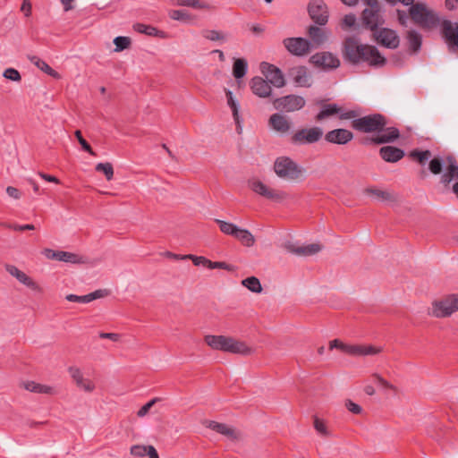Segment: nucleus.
Here are the masks:
<instances>
[{"label":"nucleus","mask_w":458,"mask_h":458,"mask_svg":"<svg viewBox=\"0 0 458 458\" xmlns=\"http://www.w3.org/2000/svg\"><path fill=\"white\" fill-rule=\"evenodd\" d=\"M359 113L349 110L340 114L341 120L352 119L351 126L353 130L362 133H374L361 140L363 145H384L395 142L401 137L397 127L387 126L388 118L380 113H373L358 117Z\"/></svg>","instance_id":"nucleus-1"},{"label":"nucleus","mask_w":458,"mask_h":458,"mask_svg":"<svg viewBox=\"0 0 458 458\" xmlns=\"http://www.w3.org/2000/svg\"><path fill=\"white\" fill-rule=\"evenodd\" d=\"M432 153L428 149L421 150L415 148L409 153V157L416 161L420 165H425L428 162V170L433 174H440L445 169L444 174L441 175L440 182L445 187H447L451 182L458 179V162L454 156L448 155L445 158L441 156H435L430 159Z\"/></svg>","instance_id":"nucleus-2"},{"label":"nucleus","mask_w":458,"mask_h":458,"mask_svg":"<svg viewBox=\"0 0 458 458\" xmlns=\"http://www.w3.org/2000/svg\"><path fill=\"white\" fill-rule=\"evenodd\" d=\"M274 171L280 178L290 181H300L304 179L305 168L300 166L291 157L282 156L274 162Z\"/></svg>","instance_id":"nucleus-3"},{"label":"nucleus","mask_w":458,"mask_h":458,"mask_svg":"<svg viewBox=\"0 0 458 458\" xmlns=\"http://www.w3.org/2000/svg\"><path fill=\"white\" fill-rule=\"evenodd\" d=\"M409 14L414 23L419 24L423 29L436 28L440 24L439 16L432 10L427 8L425 4H411Z\"/></svg>","instance_id":"nucleus-4"},{"label":"nucleus","mask_w":458,"mask_h":458,"mask_svg":"<svg viewBox=\"0 0 458 458\" xmlns=\"http://www.w3.org/2000/svg\"><path fill=\"white\" fill-rule=\"evenodd\" d=\"M455 311H458V293H452L434 301L428 315L442 318L450 317Z\"/></svg>","instance_id":"nucleus-5"},{"label":"nucleus","mask_w":458,"mask_h":458,"mask_svg":"<svg viewBox=\"0 0 458 458\" xmlns=\"http://www.w3.org/2000/svg\"><path fill=\"white\" fill-rule=\"evenodd\" d=\"M368 44H362L355 37H347L343 43L342 55L344 62L357 65L362 58Z\"/></svg>","instance_id":"nucleus-6"},{"label":"nucleus","mask_w":458,"mask_h":458,"mask_svg":"<svg viewBox=\"0 0 458 458\" xmlns=\"http://www.w3.org/2000/svg\"><path fill=\"white\" fill-rule=\"evenodd\" d=\"M338 349L342 352L351 356H366L375 355L381 352V348L375 347L373 345H363V344H348L343 343L339 339H334L329 343V349Z\"/></svg>","instance_id":"nucleus-7"},{"label":"nucleus","mask_w":458,"mask_h":458,"mask_svg":"<svg viewBox=\"0 0 458 458\" xmlns=\"http://www.w3.org/2000/svg\"><path fill=\"white\" fill-rule=\"evenodd\" d=\"M248 183L252 191L273 202L280 203L287 196L284 191L272 189L259 180H250Z\"/></svg>","instance_id":"nucleus-8"},{"label":"nucleus","mask_w":458,"mask_h":458,"mask_svg":"<svg viewBox=\"0 0 458 458\" xmlns=\"http://www.w3.org/2000/svg\"><path fill=\"white\" fill-rule=\"evenodd\" d=\"M322 137V128L313 126L310 128H302L296 131L292 135L290 141L293 145L313 144L319 141Z\"/></svg>","instance_id":"nucleus-9"},{"label":"nucleus","mask_w":458,"mask_h":458,"mask_svg":"<svg viewBox=\"0 0 458 458\" xmlns=\"http://www.w3.org/2000/svg\"><path fill=\"white\" fill-rule=\"evenodd\" d=\"M275 109L280 112L291 113L301 110L305 106V99L297 95L290 94L276 98L272 101Z\"/></svg>","instance_id":"nucleus-10"},{"label":"nucleus","mask_w":458,"mask_h":458,"mask_svg":"<svg viewBox=\"0 0 458 458\" xmlns=\"http://www.w3.org/2000/svg\"><path fill=\"white\" fill-rule=\"evenodd\" d=\"M380 12L381 7L365 8L360 15L362 28L372 32L379 30V27L385 24V19L380 14Z\"/></svg>","instance_id":"nucleus-11"},{"label":"nucleus","mask_w":458,"mask_h":458,"mask_svg":"<svg viewBox=\"0 0 458 458\" xmlns=\"http://www.w3.org/2000/svg\"><path fill=\"white\" fill-rule=\"evenodd\" d=\"M308 13L318 25L324 26L328 21L327 6L323 0H310L308 4Z\"/></svg>","instance_id":"nucleus-12"},{"label":"nucleus","mask_w":458,"mask_h":458,"mask_svg":"<svg viewBox=\"0 0 458 458\" xmlns=\"http://www.w3.org/2000/svg\"><path fill=\"white\" fill-rule=\"evenodd\" d=\"M375 40L384 47L395 49L399 47L400 38L395 30L389 28H380L373 32Z\"/></svg>","instance_id":"nucleus-13"},{"label":"nucleus","mask_w":458,"mask_h":458,"mask_svg":"<svg viewBox=\"0 0 458 458\" xmlns=\"http://www.w3.org/2000/svg\"><path fill=\"white\" fill-rule=\"evenodd\" d=\"M284 47L293 55L302 56L310 52L311 42L304 38H286L283 40Z\"/></svg>","instance_id":"nucleus-14"},{"label":"nucleus","mask_w":458,"mask_h":458,"mask_svg":"<svg viewBox=\"0 0 458 458\" xmlns=\"http://www.w3.org/2000/svg\"><path fill=\"white\" fill-rule=\"evenodd\" d=\"M386 58L381 55L376 46L367 45L362 58H360V64H367L372 68H380L386 64Z\"/></svg>","instance_id":"nucleus-15"},{"label":"nucleus","mask_w":458,"mask_h":458,"mask_svg":"<svg viewBox=\"0 0 458 458\" xmlns=\"http://www.w3.org/2000/svg\"><path fill=\"white\" fill-rule=\"evenodd\" d=\"M310 63L314 66L327 69H336L340 66V60L330 52L316 53L310 57Z\"/></svg>","instance_id":"nucleus-16"},{"label":"nucleus","mask_w":458,"mask_h":458,"mask_svg":"<svg viewBox=\"0 0 458 458\" xmlns=\"http://www.w3.org/2000/svg\"><path fill=\"white\" fill-rule=\"evenodd\" d=\"M260 71L266 76L269 84L276 88H283L285 85L284 74L276 65L262 62L260 64Z\"/></svg>","instance_id":"nucleus-17"},{"label":"nucleus","mask_w":458,"mask_h":458,"mask_svg":"<svg viewBox=\"0 0 458 458\" xmlns=\"http://www.w3.org/2000/svg\"><path fill=\"white\" fill-rule=\"evenodd\" d=\"M441 32L449 48L458 52V22L443 20L441 22Z\"/></svg>","instance_id":"nucleus-18"},{"label":"nucleus","mask_w":458,"mask_h":458,"mask_svg":"<svg viewBox=\"0 0 458 458\" xmlns=\"http://www.w3.org/2000/svg\"><path fill=\"white\" fill-rule=\"evenodd\" d=\"M287 74L296 86L304 88H310L311 86L310 75L308 68L304 65H298L290 68Z\"/></svg>","instance_id":"nucleus-19"},{"label":"nucleus","mask_w":458,"mask_h":458,"mask_svg":"<svg viewBox=\"0 0 458 458\" xmlns=\"http://www.w3.org/2000/svg\"><path fill=\"white\" fill-rule=\"evenodd\" d=\"M5 270L13 277H15L20 283L26 285L30 289L42 293V288L29 276H27L23 271L20 270L14 265L6 264Z\"/></svg>","instance_id":"nucleus-20"},{"label":"nucleus","mask_w":458,"mask_h":458,"mask_svg":"<svg viewBox=\"0 0 458 458\" xmlns=\"http://www.w3.org/2000/svg\"><path fill=\"white\" fill-rule=\"evenodd\" d=\"M315 105L320 106V111L315 116L317 122L323 121L331 116L341 114L342 107L337 104H327L326 99H317Z\"/></svg>","instance_id":"nucleus-21"},{"label":"nucleus","mask_w":458,"mask_h":458,"mask_svg":"<svg viewBox=\"0 0 458 458\" xmlns=\"http://www.w3.org/2000/svg\"><path fill=\"white\" fill-rule=\"evenodd\" d=\"M251 92L261 98L272 96V88L269 82L260 76L253 77L250 81Z\"/></svg>","instance_id":"nucleus-22"},{"label":"nucleus","mask_w":458,"mask_h":458,"mask_svg":"<svg viewBox=\"0 0 458 458\" xmlns=\"http://www.w3.org/2000/svg\"><path fill=\"white\" fill-rule=\"evenodd\" d=\"M353 139V133L347 129H334L325 134V140L338 145H345Z\"/></svg>","instance_id":"nucleus-23"},{"label":"nucleus","mask_w":458,"mask_h":458,"mask_svg":"<svg viewBox=\"0 0 458 458\" xmlns=\"http://www.w3.org/2000/svg\"><path fill=\"white\" fill-rule=\"evenodd\" d=\"M284 248L290 253L298 256H311L322 250V245L318 243H311L306 246H296L291 242H287L284 244Z\"/></svg>","instance_id":"nucleus-24"},{"label":"nucleus","mask_w":458,"mask_h":458,"mask_svg":"<svg viewBox=\"0 0 458 458\" xmlns=\"http://www.w3.org/2000/svg\"><path fill=\"white\" fill-rule=\"evenodd\" d=\"M44 255L49 259L54 260H59L69 263H82V257L78 256L77 254L64 251V250H53L51 249H45L43 250Z\"/></svg>","instance_id":"nucleus-25"},{"label":"nucleus","mask_w":458,"mask_h":458,"mask_svg":"<svg viewBox=\"0 0 458 458\" xmlns=\"http://www.w3.org/2000/svg\"><path fill=\"white\" fill-rule=\"evenodd\" d=\"M203 424L207 428H208L221 435L225 436L232 441H235L240 438V433L237 432L233 428L228 427L225 423H220V422H217L215 420H205L203 422Z\"/></svg>","instance_id":"nucleus-26"},{"label":"nucleus","mask_w":458,"mask_h":458,"mask_svg":"<svg viewBox=\"0 0 458 458\" xmlns=\"http://www.w3.org/2000/svg\"><path fill=\"white\" fill-rule=\"evenodd\" d=\"M380 157L387 163H396L405 156L403 149L395 146H383L379 148Z\"/></svg>","instance_id":"nucleus-27"},{"label":"nucleus","mask_w":458,"mask_h":458,"mask_svg":"<svg viewBox=\"0 0 458 458\" xmlns=\"http://www.w3.org/2000/svg\"><path fill=\"white\" fill-rule=\"evenodd\" d=\"M268 122H269V125L276 131L280 132V133H285L291 128V123L287 120V118L284 115L279 114V113L273 114L269 117V121Z\"/></svg>","instance_id":"nucleus-28"},{"label":"nucleus","mask_w":458,"mask_h":458,"mask_svg":"<svg viewBox=\"0 0 458 458\" xmlns=\"http://www.w3.org/2000/svg\"><path fill=\"white\" fill-rule=\"evenodd\" d=\"M406 40L410 54H418L422 46V36L414 30L407 31Z\"/></svg>","instance_id":"nucleus-29"},{"label":"nucleus","mask_w":458,"mask_h":458,"mask_svg":"<svg viewBox=\"0 0 458 458\" xmlns=\"http://www.w3.org/2000/svg\"><path fill=\"white\" fill-rule=\"evenodd\" d=\"M230 342L227 344L226 352L242 354V355H250L253 352L251 347L248 346L244 342L235 340L233 337L229 336Z\"/></svg>","instance_id":"nucleus-30"},{"label":"nucleus","mask_w":458,"mask_h":458,"mask_svg":"<svg viewBox=\"0 0 458 458\" xmlns=\"http://www.w3.org/2000/svg\"><path fill=\"white\" fill-rule=\"evenodd\" d=\"M229 336L208 335L205 336V343L213 350L226 352Z\"/></svg>","instance_id":"nucleus-31"},{"label":"nucleus","mask_w":458,"mask_h":458,"mask_svg":"<svg viewBox=\"0 0 458 458\" xmlns=\"http://www.w3.org/2000/svg\"><path fill=\"white\" fill-rule=\"evenodd\" d=\"M364 191L365 193L374 195L386 202H396L398 199L397 196L394 192L382 191L374 187L366 188Z\"/></svg>","instance_id":"nucleus-32"},{"label":"nucleus","mask_w":458,"mask_h":458,"mask_svg":"<svg viewBox=\"0 0 458 458\" xmlns=\"http://www.w3.org/2000/svg\"><path fill=\"white\" fill-rule=\"evenodd\" d=\"M24 387L26 390L32 392V393H38V394H55V390L49 386L47 385H41L39 383H36L34 381H28L24 384Z\"/></svg>","instance_id":"nucleus-33"},{"label":"nucleus","mask_w":458,"mask_h":458,"mask_svg":"<svg viewBox=\"0 0 458 458\" xmlns=\"http://www.w3.org/2000/svg\"><path fill=\"white\" fill-rule=\"evenodd\" d=\"M29 59L33 64H35L38 69H40L47 75L55 79L61 78V75L56 71H55L52 67H50L45 61L41 60L39 57L32 55L30 56Z\"/></svg>","instance_id":"nucleus-34"},{"label":"nucleus","mask_w":458,"mask_h":458,"mask_svg":"<svg viewBox=\"0 0 458 458\" xmlns=\"http://www.w3.org/2000/svg\"><path fill=\"white\" fill-rule=\"evenodd\" d=\"M248 71V62L244 58H236L233 64V75L239 81L242 79Z\"/></svg>","instance_id":"nucleus-35"},{"label":"nucleus","mask_w":458,"mask_h":458,"mask_svg":"<svg viewBox=\"0 0 458 458\" xmlns=\"http://www.w3.org/2000/svg\"><path fill=\"white\" fill-rule=\"evenodd\" d=\"M233 238L237 239L241 242V243L246 247H251L255 243V238L252 233L247 230L239 228L237 233L233 236Z\"/></svg>","instance_id":"nucleus-36"},{"label":"nucleus","mask_w":458,"mask_h":458,"mask_svg":"<svg viewBox=\"0 0 458 458\" xmlns=\"http://www.w3.org/2000/svg\"><path fill=\"white\" fill-rule=\"evenodd\" d=\"M173 4L177 6H187L191 7L193 9H211V6L199 0H172Z\"/></svg>","instance_id":"nucleus-37"},{"label":"nucleus","mask_w":458,"mask_h":458,"mask_svg":"<svg viewBox=\"0 0 458 458\" xmlns=\"http://www.w3.org/2000/svg\"><path fill=\"white\" fill-rule=\"evenodd\" d=\"M242 284L255 293H260L263 290L259 279L253 276L243 279Z\"/></svg>","instance_id":"nucleus-38"},{"label":"nucleus","mask_w":458,"mask_h":458,"mask_svg":"<svg viewBox=\"0 0 458 458\" xmlns=\"http://www.w3.org/2000/svg\"><path fill=\"white\" fill-rule=\"evenodd\" d=\"M215 222L219 226L220 231L223 233L233 237L237 233V231L240 228L236 225L224 220L215 219Z\"/></svg>","instance_id":"nucleus-39"},{"label":"nucleus","mask_w":458,"mask_h":458,"mask_svg":"<svg viewBox=\"0 0 458 458\" xmlns=\"http://www.w3.org/2000/svg\"><path fill=\"white\" fill-rule=\"evenodd\" d=\"M308 34L317 45H321L326 40V35L323 30L315 25H310L309 27Z\"/></svg>","instance_id":"nucleus-40"},{"label":"nucleus","mask_w":458,"mask_h":458,"mask_svg":"<svg viewBox=\"0 0 458 458\" xmlns=\"http://www.w3.org/2000/svg\"><path fill=\"white\" fill-rule=\"evenodd\" d=\"M225 96L227 98V104L233 112V119L238 126H240L239 105L233 99V92L230 89H225Z\"/></svg>","instance_id":"nucleus-41"},{"label":"nucleus","mask_w":458,"mask_h":458,"mask_svg":"<svg viewBox=\"0 0 458 458\" xmlns=\"http://www.w3.org/2000/svg\"><path fill=\"white\" fill-rule=\"evenodd\" d=\"M168 15L172 20L183 22H188L192 19V15L186 10H171Z\"/></svg>","instance_id":"nucleus-42"},{"label":"nucleus","mask_w":458,"mask_h":458,"mask_svg":"<svg viewBox=\"0 0 458 458\" xmlns=\"http://www.w3.org/2000/svg\"><path fill=\"white\" fill-rule=\"evenodd\" d=\"M97 172L103 173L106 179L110 181L114 177V168L111 163H98L95 167Z\"/></svg>","instance_id":"nucleus-43"},{"label":"nucleus","mask_w":458,"mask_h":458,"mask_svg":"<svg viewBox=\"0 0 458 458\" xmlns=\"http://www.w3.org/2000/svg\"><path fill=\"white\" fill-rule=\"evenodd\" d=\"M114 44L115 46L114 51L122 52L131 46V40L129 37L118 36L114 38Z\"/></svg>","instance_id":"nucleus-44"},{"label":"nucleus","mask_w":458,"mask_h":458,"mask_svg":"<svg viewBox=\"0 0 458 458\" xmlns=\"http://www.w3.org/2000/svg\"><path fill=\"white\" fill-rule=\"evenodd\" d=\"M74 135L84 151L88 152L91 156H97V154L91 148L90 144L83 138L82 133L80 130H76Z\"/></svg>","instance_id":"nucleus-45"},{"label":"nucleus","mask_w":458,"mask_h":458,"mask_svg":"<svg viewBox=\"0 0 458 458\" xmlns=\"http://www.w3.org/2000/svg\"><path fill=\"white\" fill-rule=\"evenodd\" d=\"M208 268H209V269L220 268V269L227 270L229 272H234L236 270V267L233 265L228 264L225 261H212L210 259L208 260Z\"/></svg>","instance_id":"nucleus-46"},{"label":"nucleus","mask_w":458,"mask_h":458,"mask_svg":"<svg viewBox=\"0 0 458 458\" xmlns=\"http://www.w3.org/2000/svg\"><path fill=\"white\" fill-rule=\"evenodd\" d=\"M133 30L139 33L152 36L154 31L157 32V28L151 25H146L137 22L133 25Z\"/></svg>","instance_id":"nucleus-47"},{"label":"nucleus","mask_w":458,"mask_h":458,"mask_svg":"<svg viewBox=\"0 0 458 458\" xmlns=\"http://www.w3.org/2000/svg\"><path fill=\"white\" fill-rule=\"evenodd\" d=\"M202 36L211 41L225 40V35L216 30H206L202 31Z\"/></svg>","instance_id":"nucleus-48"},{"label":"nucleus","mask_w":458,"mask_h":458,"mask_svg":"<svg viewBox=\"0 0 458 458\" xmlns=\"http://www.w3.org/2000/svg\"><path fill=\"white\" fill-rule=\"evenodd\" d=\"M182 259H191L192 261V263L194 264V266H204L206 267H208V259H207L206 257H203V256H195L193 254H187V255H183L182 258Z\"/></svg>","instance_id":"nucleus-49"},{"label":"nucleus","mask_w":458,"mask_h":458,"mask_svg":"<svg viewBox=\"0 0 458 458\" xmlns=\"http://www.w3.org/2000/svg\"><path fill=\"white\" fill-rule=\"evenodd\" d=\"M0 225L5 228L13 229L14 231H27V230H35V226L32 224L27 225H13L6 222H0Z\"/></svg>","instance_id":"nucleus-50"},{"label":"nucleus","mask_w":458,"mask_h":458,"mask_svg":"<svg viewBox=\"0 0 458 458\" xmlns=\"http://www.w3.org/2000/svg\"><path fill=\"white\" fill-rule=\"evenodd\" d=\"M358 27L356 23V16L353 13H349L344 15V17L342 20V28L343 29H350L354 28L356 29Z\"/></svg>","instance_id":"nucleus-51"},{"label":"nucleus","mask_w":458,"mask_h":458,"mask_svg":"<svg viewBox=\"0 0 458 458\" xmlns=\"http://www.w3.org/2000/svg\"><path fill=\"white\" fill-rule=\"evenodd\" d=\"M3 76L12 81H21V76L18 70L14 68H7L4 70Z\"/></svg>","instance_id":"nucleus-52"},{"label":"nucleus","mask_w":458,"mask_h":458,"mask_svg":"<svg viewBox=\"0 0 458 458\" xmlns=\"http://www.w3.org/2000/svg\"><path fill=\"white\" fill-rule=\"evenodd\" d=\"M159 398H153L148 403H146L141 408L137 411V415L139 417H144L146 416L150 409L159 401Z\"/></svg>","instance_id":"nucleus-53"},{"label":"nucleus","mask_w":458,"mask_h":458,"mask_svg":"<svg viewBox=\"0 0 458 458\" xmlns=\"http://www.w3.org/2000/svg\"><path fill=\"white\" fill-rule=\"evenodd\" d=\"M314 428L318 433H320L323 436L327 437L329 435L325 421L323 420H320L317 416H314Z\"/></svg>","instance_id":"nucleus-54"},{"label":"nucleus","mask_w":458,"mask_h":458,"mask_svg":"<svg viewBox=\"0 0 458 458\" xmlns=\"http://www.w3.org/2000/svg\"><path fill=\"white\" fill-rule=\"evenodd\" d=\"M109 293H110V291L108 289H98V290H96V291L89 293V302L94 301V300H97V299L106 297V296L109 295Z\"/></svg>","instance_id":"nucleus-55"},{"label":"nucleus","mask_w":458,"mask_h":458,"mask_svg":"<svg viewBox=\"0 0 458 458\" xmlns=\"http://www.w3.org/2000/svg\"><path fill=\"white\" fill-rule=\"evenodd\" d=\"M69 372L77 386L83 381L84 378L80 369L75 367H70Z\"/></svg>","instance_id":"nucleus-56"},{"label":"nucleus","mask_w":458,"mask_h":458,"mask_svg":"<svg viewBox=\"0 0 458 458\" xmlns=\"http://www.w3.org/2000/svg\"><path fill=\"white\" fill-rule=\"evenodd\" d=\"M65 299L68 301H72V302H81V303L89 302V294L79 296L76 294L70 293L65 296Z\"/></svg>","instance_id":"nucleus-57"},{"label":"nucleus","mask_w":458,"mask_h":458,"mask_svg":"<svg viewBox=\"0 0 458 458\" xmlns=\"http://www.w3.org/2000/svg\"><path fill=\"white\" fill-rule=\"evenodd\" d=\"M345 407L346 409L354 413V414H360L362 411V408L360 405L353 403L352 400L348 399L345 401Z\"/></svg>","instance_id":"nucleus-58"},{"label":"nucleus","mask_w":458,"mask_h":458,"mask_svg":"<svg viewBox=\"0 0 458 458\" xmlns=\"http://www.w3.org/2000/svg\"><path fill=\"white\" fill-rule=\"evenodd\" d=\"M372 377L380 384L384 388L395 390V386L389 383L387 380L383 378L379 374H373Z\"/></svg>","instance_id":"nucleus-59"},{"label":"nucleus","mask_w":458,"mask_h":458,"mask_svg":"<svg viewBox=\"0 0 458 458\" xmlns=\"http://www.w3.org/2000/svg\"><path fill=\"white\" fill-rule=\"evenodd\" d=\"M147 447L141 445H133L131 448V454L134 456L143 457L146 455Z\"/></svg>","instance_id":"nucleus-60"},{"label":"nucleus","mask_w":458,"mask_h":458,"mask_svg":"<svg viewBox=\"0 0 458 458\" xmlns=\"http://www.w3.org/2000/svg\"><path fill=\"white\" fill-rule=\"evenodd\" d=\"M77 386L89 393L92 392L95 389V385L89 379H83V381Z\"/></svg>","instance_id":"nucleus-61"},{"label":"nucleus","mask_w":458,"mask_h":458,"mask_svg":"<svg viewBox=\"0 0 458 458\" xmlns=\"http://www.w3.org/2000/svg\"><path fill=\"white\" fill-rule=\"evenodd\" d=\"M32 5L30 0H22V4L21 6V11L24 13L26 17H30L31 15Z\"/></svg>","instance_id":"nucleus-62"},{"label":"nucleus","mask_w":458,"mask_h":458,"mask_svg":"<svg viewBox=\"0 0 458 458\" xmlns=\"http://www.w3.org/2000/svg\"><path fill=\"white\" fill-rule=\"evenodd\" d=\"M99 337L102 339H110L113 342H118L120 340L121 335L116 333H100Z\"/></svg>","instance_id":"nucleus-63"},{"label":"nucleus","mask_w":458,"mask_h":458,"mask_svg":"<svg viewBox=\"0 0 458 458\" xmlns=\"http://www.w3.org/2000/svg\"><path fill=\"white\" fill-rule=\"evenodd\" d=\"M6 192H7V194H8L10 197H12V198H13V199H20V198H21V191H20V190H19V189H17V188H15V187L8 186V187L6 188Z\"/></svg>","instance_id":"nucleus-64"}]
</instances>
